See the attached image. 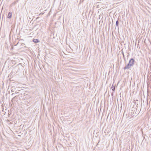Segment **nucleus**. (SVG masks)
Segmentation results:
<instances>
[{"mask_svg":"<svg viewBox=\"0 0 151 151\" xmlns=\"http://www.w3.org/2000/svg\"><path fill=\"white\" fill-rule=\"evenodd\" d=\"M12 17V14L11 12H9V13L8 16L7 17L9 18H10Z\"/></svg>","mask_w":151,"mask_h":151,"instance_id":"3","label":"nucleus"},{"mask_svg":"<svg viewBox=\"0 0 151 151\" xmlns=\"http://www.w3.org/2000/svg\"><path fill=\"white\" fill-rule=\"evenodd\" d=\"M114 89H115V88L114 87V89H112V90H113V91H114Z\"/></svg>","mask_w":151,"mask_h":151,"instance_id":"6","label":"nucleus"},{"mask_svg":"<svg viewBox=\"0 0 151 151\" xmlns=\"http://www.w3.org/2000/svg\"><path fill=\"white\" fill-rule=\"evenodd\" d=\"M134 59L132 58L130 60L128 64L130 65V66H132L134 64Z\"/></svg>","mask_w":151,"mask_h":151,"instance_id":"1","label":"nucleus"},{"mask_svg":"<svg viewBox=\"0 0 151 151\" xmlns=\"http://www.w3.org/2000/svg\"><path fill=\"white\" fill-rule=\"evenodd\" d=\"M33 41L35 43L39 42H40V40L37 39H34L33 40Z\"/></svg>","mask_w":151,"mask_h":151,"instance_id":"4","label":"nucleus"},{"mask_svg":"<svg viewBox=\"0 0 151 151\" xmlns=\"http://www.w3.org/2000/svg\"><path fill=\"white\" fill-rule=\"evenodd\" d=\"M130 67V65L128 64L124 68V70L126 69H128Z\"/></svg>","mask_w":151,"mask_h":151,"instance_id":"2","label":"nucleus"},{"mask_svg":"<svg viewBox=\"0 0 151 151\" xmlns=\"http://www.w3.org/2000/svg\"><path fill=\"white\" fill-rule=\"evenodd\" d=\"M116 25H118V22L117 21L116 22Z\"/></svg>","mask_w":151,"mask_h":151,"instance_id":"5","label":"nucleus"}]
</instances>
